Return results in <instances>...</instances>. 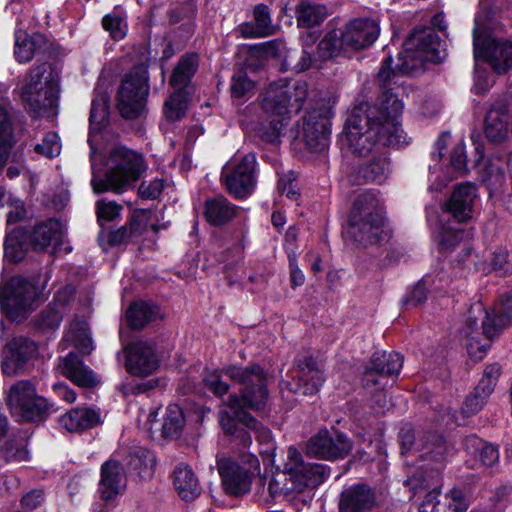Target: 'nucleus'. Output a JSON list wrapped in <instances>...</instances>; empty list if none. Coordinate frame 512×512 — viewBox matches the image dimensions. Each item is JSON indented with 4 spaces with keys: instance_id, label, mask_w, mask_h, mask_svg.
<instances>
[{
    "instance_id": "obj_1",
    "label": "nucleus",
    "mask_w": 512,
    "mask_h": 512,
    "mask_svg": "<svg viewBox=\"0 0 512 512\" xmlns=\"http://www.w3.org/2000/svg\"><path fill=\"white\" fill-rule=\"evenodd\" d=\"M441 41L432 28L414 30L404 43V51L399 53L397 63L392 66L393 59L387 57L378 72V81L383 90L379 104L371 106L379 109L378 123L388 136H383L384 142L396 147L407 144L406 135L399 123L404 104L399 98L401 88L389 87L396 84V78L421 71L424 64L442 62L445 55H441ZM370 105V103H368Z\"/></svg>"
},
{
    "instance_id": "obj_2",
    "label": "nucleus",
    "mask_w": 512,
    "mask_h": 512,
    "mask_svg": "<svg viewBox=\"0 0 512 512\" xmlns=\"http://www.w3.org/2000/svg\"><path fill=\"white\" fill-rule=\"evenodd\" d=\"M308 97V84L305 81H279L266 89L262 107L269 118V127L264 124L259 128V135L275 142L292 114L303 108Z\"/></svg>"
},
{
    "instance_id": "obj_3",
    "label": "nucleus",
    "mask_w": 512,
    "mask_h": 512,
    "mask_svg": "<svg viewBox=\"0 0 512 512\" xmlns=\"http://www.w3.org/2000/svg\"><path fill=\"white\" fill-rule=\"evenodd\" d=\"M222 374L241 385L240 396H237L241 399L242 405L253 410L265 407L268 400L267 375L259 365H228L221 371L207 370L203 378L204 384L217 396H223L229 391V384L222 380Z\"/></svg>"
},
{
    "instance_id": "obj_4",
    "label": "nucleus",
    "mask_w": 512,
    "mask_h": 512,
    "mask_svg": "<svg viewBox=\"0 0 512 512\" xmlns=\"http://www.w3.org/2000/svg\"><path fill=\"white\" fill-rule=\"evenodd\" d=\"M91 147L92 179L91 185L94 193L111 191L121 194L131 188L146 169L142 156L124 147H115L110 151L107 161L108 170L104 178L95 171L96 149L89 139Z\"/></svg>"
},
{
    "instance_id": "obj_5",
    "label": "nucleus",
    "mask_w": 512,
    "mask_h": 512,
    "mask_svg": "<svg viewBox=\"0 0 512 512\" xmlns=\"http://www.w3.org/2000/svg\"><path fill=\"white\" fill-rule=\"evenodd\" d=\"M379 112L377 107L368 103L356 106L347 121L344 134L341 136L342 147L352 154L365 156L371 152L376 143L390 146L383 139V136H388V131H385L378 123Z\"/></svg>"
},
{
    "instance_id": "obj_6",
    "label": "nucleus",
    "mask_w": 512,
    "mask_h": 512,
    "mask_svg": "<svg viewBox=\"0 0 512 512\" xmlns=\"http://www.w3.org/2000/svg\"><path fill=\"white\" fill-rule=\"evenodd\" d=\"M493 25L492 12L482 8L475 17L474 59L477 65L488 63L496 73L502 74L512 67V43L492 36Z\"/></svg>"
},
{
    "instance_id": "obj_7",
    "label": "nucleus",
    "mask_w": 512,
    "mask_h": 512,
    "mask_svg": "<svg viewBox=\"0 0 512 512\" xmlns=\"http://www.w3.org/2000/svg\"><path fill=\"white\" fill-rule=\"evenodd\" d=\"M347 234L361 246L377 244L383 239V210L374 194L365 192L355 199Z\"/></svg>"
},
{
    "instance_id": "obj_8",
    "label": "nucleus",
    "mask_w": 512,
    "mask_h": 512,
    "mask_svg": "<svg viewBox=\"0 0 512 512\" xmlns=\"http://www.w3.org/2000/svg\"><path fill=\"white\" fill-rule=\"evenodd\" d=\"M59 79L46 63L33 67L22 91L26 108L34 116H42L57 106Z\"/></svg>"
},
{
    "instance_id": "obj_9",
    "label": "nucleus",
    "mask_w": 512,
    "mask_h": 512,
    "mask_svg": "<svg viewBox=\"0 0 512 512\" xmlns=\"http://www.w3.org/2000/svg\"><path fill=\"white\" fill-rule=\"evenodd\" d=\"M37 299L36 286L21 276H14L0 285V307L12 321H21L34 311Z\"/></svg>"
},
{
    "instance_id": "obj_10",
    "label": "nucleus",
    "mask_w": 512,
    "mask_h": 512,
    "mask_svg": "<svg viewBox=\"0 0 512 512\" xmlns=\"http://www.w3.org/2000/svg\"><path fill=\"white\" fill-rule=\"evenodd\" d=\"M148 93V75L144 68L133 70L127 74L116 98V107L121 116L125 119H136L142 116Z\"/></svg>"
},
{
    "instance_id": "obj_11",
    "label": "nucleus",
    "mask_w": 512,
    "mask_h": 512,
    "mask_svg": "<svg viewBox=\"0 0 512 512\" xmlns=\"http://www.w3.org/2000/svg\"><path fill=\"white\" fill-rule=\"evenodd\" d=\"M284 473L294 489L303 492L323 483L329 475V469L320 463L306 462L301 452L294 446L287 449Z\"/></svg>"
},
{
    "instance_id": "obj_12",
    "label": "nucleus",
    "mask_w": 512,
    "mask_h": 512,
    "mask_svg": "<svg viewBox=\"0 0 512 512\" xmlns=\"http://www.w3.org/2000/svg\"><path fill=\"white\" fill-rule=\"evenodd\" d=\"M256 157L246 154L229 161L222 170V181L229 194L238 199L248 197L256 186Z\"/></svg>"
},
{
    "instance_id": "obj_13",
    "label": "nucleus",
    "mask_w": 512,
    "mask_h": 512,
    "mask_svg": "<svg viewBox=\"0 0 512 512\" xmlns=\"http://www.w3.org/2000/svg\"><path fill=\"white\" fill-rule=\"evenodd\" d=\"M332 115V104L328 101L308 111L303 117L299 133L312 152H322L328 146Z\"/></svg>"
},
{
    "instance_id": "obj_14",
    "label": "nucleus",
    "mask_w": 512,
    "mask_h": 512,
    "mask_svg": "<svg viewBox=\"0 0 512 512\" xmlns=\"http://www.w3.org/2000/svg\"><path fill=\"white\" fill-rule=\"evenodd\" d=\"M248 467L226 458L217 460L224 491L231 496H241L251 490L255 471L260 467L259 460L254 455L247 456Z\"/></svg>"
},
{
    "instance_id": "obj_15",
    "label": "nucleus",
    "mask_w": 512,
    "mask_h": 512,
    "mask_svg": "<svg viewBox=\"0 0 512 512\" xmlns=\"http://www.w3.org/2000/svg\"><path fill=\"white\" fill-rule=\"evenodd\" d=\"M8 404L12 414L23 421H33L48 409L47 400L36 394L34 384L22 380L9 390Z\"/></svg>"
},
{
    "instance_id": "obj_16",
    "label": "nucleus",
    "mask_w": 512,
    "mask_h": 512,
    "mask_svg": "<svg viewBox=\"0 0 512 512\" xmlns=\"http://www.w3.org/2000/svg\"><path fill=\"white\" fill-rule=\"evenodd\" d=\"M305 449L310 456L324 460H336L342 459L350 453L352 443L345 434L339 431L321 429L306 442Z\"/></svg>"
},
{
    "instance_id": "obj_17",
    "label": "nucleus",
    "mask_w": 512,
    "mask_h": 512,
    "mask_svg": "<svg viewBox=\"0 0 512 512\" xmlns=\"http://www.w3.org/2000/svg\"><path fill=\"white\" fill-rule=\"evenodd\" d=\"M124 351L126 353L125 368L129 373L146 377L157 370L159 359L149 341H135L127 345Z\"/></svg>"
},
{
    "instance_id": "obj_18",
    "label": "nucleus",
    "mask_w": 512,
    "mask_h": 512,
    "mask_svg": "<svg viewBox=\"0 0 512 512\" xmlns=\"http://www.w3.org/2000/svg\"><path fill=\"white\" fill-rule=\"evenodd\" d=\"M379 33L378 23L369 18L353 19L341 29L344 46L355 51L370 47L377 40Z\"/></svg>"
},
{
    "instance_id": "obj_19",
    "label": "nucleus",
    "mask_w": 512,
    "mask_h": 512,
    "mask_svg": "<svg viewBox=\"0 0 512 512\" xmlns=\"http://www.w3.org/2000/svg\"><path fill=\"white\" fill-rule=\"evenodd\" d=\"M66 227L58 219H48L34 226L29 239L34 250H48L51 254L62 251Z\"/></svg>"
},
{
    "instance_id": "obj_20",
    "label": "nucleus",
    "mask_w": 512,
    "mask_h": 512,
    "mask_svg": "<svg viewBox=\"0 0 512 512\" xmlns=\"http://www.w3.org/2000/svg\"><path fill=\"white\" fill-rule=\"evenodd\" d=\"M37 352L36 344L22 336L13 338L3 352L2 370L8 376L20 373Z\"/></svg>"
},
{
    "instance_id": "obj_21",
    "label": "nucleus",
    "mask_w": 512,
    "mask_h": 512,
    "mask_svg": "<svg viewBox=\"0 0 512 512\" xmlns=\"http://www.w3.org/2000/svg\"><path fill=\"white\" fill-rule=\"evenodd\" d=\"M472 312L485 314L482 322L483 333L487 338L492 339L512 322V292L501 297L492 313L485 312L480 304L475 305Z\"/></svg>"
},
{
    "instance_id": "obj_22",
    "label": "nucleus",
    "mask_w": 512,
    "mask_h": 512,
    "mask_svg": "<svg viewBox=\"0 0 512 512\" xmlns=\"http://www.w3.org/2000/svg\"><path fill=\"white\" fill-rule=\"evenodd\" d=\"M58 371L79 387L94 388L100 383L96 373L74 352L59 359Z\"/></svg>"
},
{
    "instance_id": "obj_23",
    "label": "nucleus",
    "mask_w": 512,
    "mask_h": 512,
    "mask_svg": "<svg viewBox=\"0 0 512 512\" xmlns=\"http://www.w3.org/2000/svg\"><path fill=\"white\" fill-rule=\"evenodd\" d=\"M324 382L322 371L311 356L304 357L298 363L291 390L302 395L317 393Z\"/></svg>"
},
{
    "instance_id": "obj_24",
    "label": "nucleus",
    "mask_w": 512,
    "mask_h": 512,
    "mask_svg": "<svg viewBox=\"0 0 512 512\" xmlns=\"http://www.w3.org/2000/svg\"><path fill=\"white\" fill-rule=\"evenodd\" d=\"M375 494L365 484H356L346 488L340 496V512H370L375 506Z\"/></svg>"
},
{
    "instance_id": "obj_25",
    "label": "nucleus",
    "mask_w": 512,
    "mask_h": 512,
    "mask_svg": "<svg viewBox=\"0 0 512 512\" xmlns=\"http://www.w3.org/2000/svg\"><path fill=\"white\" fill-rule=\"evenodd\" d=\"M126 487V476L121 464L115 460L106 461L101 467L99 493L102 499L111 500Z\"/></svg>"
},
{
    "instance_id": "obj_26",
    "label": "nucleus",
    "mask_w": 512,
    "mask_h": 512,
    "mask_svg": "<svg viewBox=\"0 0 512 512\" xmlns=\"http://www.w3.org/2000/svg\"><path fill=\"white\" fill-rule=\"evenodd\" d=\"M477 197V190L471 183L458 185L450 197V214L458 222H465L472 217V209Z\"/></svg>"
},
{
    "instance_id": "obj_27",
    "label": "nucleus",
    "mask_w": 512,
    "mask_h": 512,
    "mask_svg": "<svg viewBox=\"0 0 512 512\" xmlns=\"http://www.w3.org/2000/svg\"><path fill=\"white\" fill-rule=\"evenodd\" d=\"M463 450L471 456L476 465L491 467L499 460L498 448L476 435L464 439Z\"/></svg>"
},
{
    "instance_id": "obj_28",
    "label": "nucleus",
    "mask_w": 512,
    "mask_h": 512,
    "mask_svg": "<svg viewBox=\"0 0 512 512\" xmlns=\"http://www.w3.org/2000/svg\"><path fill=\"white\" fill-rule=\"evenodd\" d=\"M101 422L100 413L92 408L78 407L62 415L60 425L69 432L90 429Z\"/></svg>"
},
{
    "instance_id": "obj_29",
    "label": "nucleus",
    "mask_w": 512,
    "mask_h": 512,
    "mask_svg": "<svg viewBox=\"0 0 512 512\" xmlns=\"http://www.w3.org/2000/svg\"><path fill=\"white\" fill-rule=\"evenodd\" d=\"M237 213V207L224 196H216L205 202V217L214 226H221L231 221Z\"/></svg>"
},
{
    "instance_id": "obj_30",
    "label": "nucleus",
    "mask_w": 512,
    "mask_h": 512,
    "mask_svg": "<svg viewBox=\"0 0 512 512\" xmlns=\"http://www.w3.org/2000/svg\"><path fill=\"white\" fill-rule=\"evenodd\" d=\"M173 476L174 487L182 499L193 500L200 494L198 479L189 466L178 465Z\"/></svg>"
},
{
    "instance_id": "obj_31",
    "label": "nucleus",
    "mask_w": 512,
    "mask_h": 512,
    "mask_svg": "<svg viewBox=\"0 0 512 512\" xmlns=\"http://www.w3.org/2000/svg\"><path fill=\"white\" fill-rule=\"evenodd\" d=\"M226 405L232 409L239 422L255 431L259 442L265 444H269L271 442L272 436L270 430L262 425H259L257 421L248 412H246L245 408L248 407L241 404V399L236 394L229 396Z\"/></svg>"
},
{
    "instance_id": "obj_32",
    "label": "nucleus",
    "mask_w": 512,
    "mask_h": 512,
    "mask_svg": "<svg viewBox=\"0 0 512 512\" xmlns=\"http://www.w3.org/2000/svg\"><path fill=\"white\" fill-rule=\"evenodd\" d=\"M295 14L298 26L310 28L322 23L330 11L322 2H299Z\"/></svg>"
},
{
    "instance_id": "obj_33",
    "label": "nucleus",
    "mask_w": 512,
    "mask_h": 512,
    "mask_svg": "<svg viewBox=\"0 0 512 512\" xmlns=\"http://www.w3.org/2000/svg\"><path fill=\"white\" fill-rule=\"evenodd\" d=\"M357 173L364 182L383 183L391 174L390 161L386 155L379 154L361 165Z\"/></svg>"
},
{
    "instance_id": "obj_34",
    "label": "nucleus",
    "mask_w": 512,
    "mask_h": 512,
    "mask_svg": "<svg viewBox=\"0 0 512 512\" xmlns=\"http://www.w3.org/2000/svg\"><path fill=\"white\" fill-rule=\"evenodd\" d=\"M198 65L197 54L188 53L182 56L172 72L170 85L176 90H183L197 71Z\"/></svg>"
},
{
    "instance_id": "obj_35",
    "label": "nucleus",
    "mask_w": 512,
    "mask_h": 512,
    "mask_svg": "<svg viewBox=\"0 0 512 512\" xmlns=\"http://www.w3.org/2000/svg\"><path fill=\"white\" fill-rule=\"evenodd\" d=\"M13 146V129L9 112L6 107H0V169L6 164ZM5 195L0 186V203Z\"/></svg>"
},
{
    "instance_id": "obj_36",
    "label": "nucleus",
    "mask_w": 512,
    "mask_h": 512,
    "mask_svg": "<svg viewBox=\"0 0 512 512\" xmlns=\"http://www.w3.org/2000/svg\"><path fill=\"white\" fill-rule=\"evenodd\" d=\"M485 134L493 142H501L508 136V114L505 110L491 109L485 121Z\"/></svg>"
},
{
    "instance_id": "obj_37",
    "label": "nucleus",
    "mask_w": 512,
    "mask_h": 512,
    "mask_svg": "<svg viewBox=\"0 0 512 512\" xmlns=\"http://www.w3.org/2000/svg\"><path fill=\"white\" fill-rule=\"evenodd\" d=\"M403 366V357L397 352H377L375 353L367 367L387 376H394L400 373Z\"/></svg>"
},
{
    "instance_id": "obj_38",
    "label": "nucleus",
    "mask_w": 512,
    "mask_h": 512,
    "mask_svg": "<svg viewBox=\"0 0 512 512\" xmlns=\"http://www.w3.org/2000/svg\"><path fill=\"white\" fill-rule=\"evenodd\" d=\"M158 317V307L142 301L132 303L126 312V319L133 328H142Z\"/></svg>"
},
{
    "instance_id": "obj_39",
    "label": "nucleus",
    "mask_w": 512,
    "mask_h": 512,
    "mask_svg": "<svg viewBox=\"0 0 512 512\" xmlns=\"http://www.w3.org/2000/svg\"><path fill=\"white\" fill-rule=\"evenodd\" d=\"M154 455L143 447H134L129 454L128 467L141 478L150 477L155 468Z\"/></svg>"
},
{
    "instance_id": "obj_40",
    "label": "nucleus",
    "mask_w": 512,
    "mask_h": 512,
    "mask_svg": "<svg viewBox=\"0 0 512 512\" xmlns=\"http://www.w3.org/2000/svg\"><path fill=\"white\" fill-rule=\"evenodd\" d=\"M63 344L74 346L85 354L93 350L92 339L84 322L71 323L69 325L63 339Z\"/></svg>"
},
{
    "instance_id": "obj_41",
    "label": "nucleus",
    "mask_w": 512,
    "mask_h": 512,
    "mask_svg": "<svg viewBox=\"0 0 512 512\" xmlns=\"http://www.w3.org/2000/svg\"><path fill=\"white\" fill-rule=\"evenodd\" d=\"M343 49H347V47L344 46L341 31L338 32L336 29H331L319 42L317 46V57L320 61H327L336 57Z\"/></svg>"
},
{
    "instance_id": "obj_42",
    "label": "nucleus",
    "mask_w": 512,
    "mask_h": 512,
    "mask_svg": "<svg viewBox=\"0 0 512 512\" xmlns=\"http://www.w3.org/2000/svg\"><path fill=\"white\" fill-rule=\"evenodd\" d=\"M254 18L256 22L255 29L249 25L241 27V33L244 37L267 36L273 33L268 6L259 4L254 10Z\"/></svg>"
},
{
    "instance_id": "obj_43",
    "label": "nucleus",
    "mask_w": 512,
    "mask_h": 512,
    "mask_svg": "<svg viewBox=\"0 0 512 512\" xmlns=\"http://www.w3.org/2000/svg\"><path fill=\"white\" fill-rule=\"evenodd\" d=\"M185 426L183 410L177 404L167 407L162 425V434L166 438H178Z\"/></svg>"
},
{
    "instance_id": "obj_44",
    "label": "nucleus",
    "mask_w": 512,
    "mask_h": 512,
    "mask_svg": "<svg viewBox=\"0 0 512 512\" xmlns=\"http://www.w3.org/2000/svg\"><path fill=\"white\" fill-rule=\"evenodd\" d=\"M26 236L22 230H13L6 236L4 256L10 262H20L24 259L27 245Z\"/></svg>"
},
{
    "instance_id": "obj_45",
    "label": "nucleus",
    "mask_w": 512,
    "mask_h": 512,
    "mask_svg": "<svg viewBox=\"0 0 512 512\" xmlns=\"http://www.w3.org/2000/svg\"><path fill=\"white\" fill-rule=\"evenodd\" d=\"M41 35L29 36L22 29L15 32L14 54L18 62L27 63L32 60L36 51V41Z\"/></svg>"
},
{
    "instance_id": "obj_46",
    "label": "nucleus",
    "mask_w": 512,
    "mask_h": 512,
    "mask_svg": "<svg viewBox=\"0 0 512 512\" xmlns=\"http://www.w3.org/2000/svg\"><path fill=\"white\" fill-rule=\"evenodd\" d=\"M461 333L467 338L466 349L469 357L474 361L482 360L486 356L490 345L487 342L480 343L477 337L474 336L476 334V317H469L467 328Z\"/></svg>"
},
{
    "instance_id": "obj_47",
    "label": "nucleus",
    "mask_w": 512,
    "mask_h": 512,
    "mask_svg": "<svg viewBox=\"0 0 512 512\" xmlns=\"http://www.w3.org/2000/svg\"><path fill=\"white\" fill-rule=\"evenodd\" d=\"M108 97L102 94L92 101L90 112V126L92 131H100L108 124L109 104Z\"/></svg>"
},
{
    "instance_id": "obj_48",
    "label": "nucleus",
    "mask_w": 512,
    "mask_h": 512,
    "mask_svg": "<svg viewBox=\"0 0 512 512\" xmlns=\"http://www.w3.org/2000/svg\"><path fill=\"white\" fill-rule=\"evenodd\" d=\"M188 100L184 90H176L165 101L164 115L170 121L181 119L187 110Z\"/></svg>"
},
{
    "instance_id": "obj_49",
    "label": "nucleus",
    "mask_w": 512,
    "mask_h": 512,
    "mask_svg": "<svg viewBox=\"0 0 512 512\" xmlns=\"http://www.w3.org/2000/svg\"><path fill=\"white\" fill-rule=\"evenodd\" d=\"M501 368L498 364L487 365L483 375L475 389L484 393V396H491L500 375Z\"/></svg>"
},
{
    "instance_id": "obj_50",
    "label": "nucleus",
    "mask_w": 512,
    "mask_h": 512,
    "mask_svg": "<svg viewBox=\"0 0 512 512\" xmlns=\"http://www.w3.org/2000/svg\"><path fill=\"white\" fill-rule=\"evenodd\" d=\"M254 89V82L243 71L235 73L231 79L230 91L233 98L247 96Z\"/></svg>"
},
{
    "instance_id": "obj_51",
    "label": "nucleus",
    "mask_w": 512,
    "mask_h": 512,
    "mask_svg": "<svg viewBox=\"0 0 512 512\" xmlns=\"http://www.w3.org/2000/svg\"><path fill=\"white\" fill-rule=\"evenodd\" d=\"M34 150L47 158L58 156L61 152V142L58 135L54 132L47 133L41 143L35 146Z\"/></svg>"
},
{
    "instance_id": "obj_52",
    "label": "nucleus",
    "mask_w": 512,
    "mask_h": 512,
    "mask_svg": "<svg viewBox=\"0 0 512 512\" xmlns=\"http://www.w3.org/2000/svg\"><path fill=\"white\" fill-rule=\"evenodd\" d=\"M293 490L295 489L284 472L271 477L268 481V492L272 499L285 496Z\"/></svg>"
},
{
    "instance_id": "obj_53",
    "label": "nucleus",
    "mask_w": 512,
    "mask_h": 512,
    "mask_svg": "<svg viewBox=\"0 0 512 512\" xmlns=\"http://www.w3.org/2000/svg\"><path fill=\"white\" fill-rule=\"evenodd\" d=\"M1 453L6 461H25L28 459V451L24 441L10 440L4 444Z\"/></svg>"
},
{
    "instance_id": "obj_54",
    "label": "nucleus",
    "mask_w": 512,
    "mask_h": 512,
    "mask_svg": "<svg viewBox=\"0 0 512 512\" xmlns=\"http://www.w3.org/2000/svg\"><path fill=\"white\" fill-rule=\"evenodd\" d=\"M428 222L433 229V240L437 244L438 249L440 251H446L447 230L445 225L439 220L438 215L435 211H429Z\"/></svg>"
},
{
    "instance_id": "obj_55",
    "label": "nucleus",
    "mask_w": 512,
    "mask_h": 512,
    "mask_svg": "<svg viewBox=\"0 0 512 512\" xmlns=\"http://www.w3.org/2000/svg\"><path fill=\"white\" fill-rule=\"evenodd\" d=\"M102 25L114 39L120 40L126 35V23L122 17L116 14L106 15L102 20Z\"/></svg>"
},
{
    "instance_id": "obj_56",
    "label": "nucleus",
    "mask_w": 512,
    "mask_h": 512,
    "mask_svg": "<svg viewBox=\"0 0 512 512\" xmlns=\"http://www.w3.org/2000/svg\"><path fill=\"white\" fill-rule=\"evenodd\" d=\"M122 206L114 201L99 200L96 202L98 221H113L121 214Z\"/></svg>"
},
{
    "instance_id": "obj_57",
    "label": "nucleus",
    "mask_w": 512,
    "mask_h": 512,
    "mask_svg": "<svg viewBox=\"0 0 512 512\" xmlns=\"http://www.w3.org/2000/svg\"><path fill=\"white\" fill-rule=\"evenodd\" d=\"M363 385L366 389L376 391L383 390L389 385V376L376 372L366 366L363 372Z\"/></svg>"
},
{
    "instance_id": "obj_58",
    "label": "nucleus",
    "mask_w": 512,
    "mask_h": 512,
    "mask_svg": "<svg viewBox=\"0 0 512 512\" xmlns=\"http://www.w3.org/2000/svg\"><path fill=\"white\" fill-rule=\"evenodd\" d=\"M488 399L489 396H484V393L474 389V391L465 399L462 406V412L467 416L474 415L483 409Z\"/></svg>"
},
{
    "instance_id": "obj_59",
    "label": "nucleus",
    "mask_w": 512,
    "mask_h": 512,
    "mask_svg": "<svg viewBox=\"0 0 512 512\" xmlns=\"http://www.w3.org/2000/svg\"><path fill=\"white\" fill-rule=\"evenodd\" d=\"M151 212L149 210L140 209L135 210L128 223V229L130 234L134 237H137L142 234V232L146 229L147 224L150 220Z\"/></svg>"
},
{
    "instance_id": "obj_60",
    "label": "nucleus",
    "mask_w": 512,
    "mask_h": 512,
    "mask_svg": "<svg viewBox=\"0 0 512 512\" xmlns=\"http://www.w3.org/2000/svg\"><path fill=\"white\" fill-rule=\"evenodd\" d=\"M493 83L494 77L482 68V64L479 63V65H477L475 62L473 91L476 94H484L491 88Z\"/></svg>"
},
{
    "instance_id": "obj_61",
    "label": "nucleus",
    "mask_w": 512,
    "mask_h": 512,
    "mask_svg": "<svg viewBox=\"0 0 512 512\" xmlns=\"http://www.w3.org/2000/svg\"><path fill=\"white\" fill-rule=\"evenodd\" d=\"M163 188L164 181L162 179H154L149 182H142L138 192L143 199H156L162 193Z\"/></svg>"
},
{
    "instance_id": "obj_62",
    "label": "nucleus",
    "mask_w": 512,
    "mask_h": 512,
    "mask_svg": "<svg viewBox=\"0 0 512 512\" xmlns=\"http://www.w3.org/2000/svg\"><path fill=\"white\" fill-rule=\"evenodd\" d=\"M64 313L63 305L61 307L53 305L41 313L42 325L52 329L59 327Z\"/></svg>"
},
{
    "instance_id": "obj_63",
    "label": "nucleus",
    "mask_w": 512,
    "mask_h": 512,
    "mask_svg": "<svg viewBox=\"0 0 512 512\" xmlns=\"http://www.w3.org/2000/svg\"><path fill=\"white\" fill-rule=\"evenodd\" d=\"M290 268V282L293 288L302 286L305 282V276L297 264V257L294 251L288 254Z\"/></svg>"
},
{
    "instance_id": "obj_64",
    "label": "nucleus",
    "mask_w": 512,
    "mask_h": 512,
    "mask_svg": "<svg viewBox=\"0 0 512 512\" xmlns=\"http://www.w3.org/2000/svg\"><path fill=\"white\" fill-rule=\"evenodd\" d=\"M427 289L422 282L417 283L409 294L403 298L404 305L416 306L426 300Z\"/></svg>"
}]
</instances>
